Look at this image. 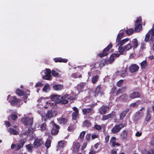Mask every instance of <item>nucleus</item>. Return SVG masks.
I'll return each mask as SVG.
<instances>
[{
  "label": "nucleus",
  "instance_id": "1",
  "mask_svg": "<svg viewBox=\"0 0 154 154\" xmlns=\"http://www.w3.org/2000/svg\"><path fill=\"white\" fill-rule=\"evenodd\" d=\"M51 98L52 101H54L55 103H60L62 104H66L68 103V100H61V96L56 94L52 95L51 96Z\"/></svg>",
  "mask_w": 154,
  "mask_h": 154
},
{
  "label": "nucleus",
  "instance_id": "2",
  "mask_svg": "<svg viewBox=\"0 0 154 154\" xmlns=\"http://www.w3.org/2000/svg\"><path fill=\"white\" fill-rule=\"evenodd\" d=\"M7 100L11 105L14 106H17L20 103V99L17 98L15 96H11L10 95L8 96Z\"/></svg>",
  "mask_w": 154,
  "mask_h": 154
},
{
  "label": "nucleus",
  "instance_id": "3",
  "mask_svg": "<svg viewBox=\"0 0 154 154\" xmlns=\"http://www.w3.org/2000/svg\"><path fill=\"white\" fill-rule=\"evenodd\" d=\"M144 40L146 42L154 41V26L146 35Z\"/></svg>",
  "mask_w": 154,
  "mask_h": 154
},
{
  "label": "nucleus",
  "instance_id": "4",
  "mask_svg": "<svg viewBox=\"0 0 154 154\" xmlns=\"http://www.w3.org/2000/svg\"><path fill=\"white\" fill-rule=\"evenodd\" d=\"M25 143V141L24 140H21L18 141L17 145L12 143L11 146V148L13 149L15 148L16 151H18L23 147Z\"/></svg>",
  "mask_w": 154,
  "mask_h": 154
},
{
  "label": "nucleus",
  "instance_id": "5",
  "mask_svg": "<svg viewBox=\"0 0 154 154\" xmlns=\"http://www.w3.org/2000/svg\"><path fill=\"white\" fill-rule=\"evenodd\" d=\"M112 47V45L111 44V42H110L109 45L103 49L102 53H100L98 54V55L100 57L107 56L109 54V51Z\"/></svg>",
  "mask_w": 154,
  "mask_h": 154
},
{
  "label": "nucleus",
  "instance_id": "6",
  "mask_svg": "<svg viewBox=\"0 0 154 154\" xmlns=\"http://www.w3.org/2000/svg\"><path fill=\"white\" fill-rule=\"evenodd\" d=\"M33 118L29 117H23L21 120L22 123L25 125L29 126L31 127L33 123Z\"/></svg>",
  "mask_w": 154,
  "mask_h": 154
},
{
  "label": "nucleus",
  "instance_id": "7",
  "mask_svg": "<svg viewBox=\"0 0 154 154\" xmlns=\"http://www.w3.org/2000/svg\"><path fill=\"white\" fill-rule=\"evenodd\" d=\"M132 47V45L131 44L129 43L127 45H125L123 47H119V52L120 55L123 54L124 51H129Z\"/></svg>",
  "mask_w": 154,
  "mask_h": 154
},
{
  "label": "nucleus",
  "instance_id": "8",
  "mask_svg": "<svg viewBox=\"0 0 154 154\" xmlns=\"http://www.w3.org/2000/svg\"><path fill=\"white\" fill-rule=\"evenodd\" d=\"M126 124L125 125L122 123L116 125L112 128V132L113 134L118 133L120 131L122 128L126 126Z\"/></svg>",
  "mask_w": 154,
  "mask_h": 154
},
{
  "label": "nucleus",
  "instance_id": "9",
  "mask_svg": "<svg viewBox=\"0 0 154 154\" xmlns=\"http://www.w3.org/2000/svg\"><path fill=\"white\" fill-rule=\"evenodd\" d=\"M103 91L100 85H98L95 88L94 91V96L96 97L98 95L102 96L103 94Z\"/></svg>",
  "mask_w": 154,
  "mask_h": 154
},
{
  "label": "nucleus",
  "instance_id": "10",
  "mask_svg": "<svg viewBox=\"0 0 154 154\" xmlns=\"http://www.w3.org/2000/svg\"><path fill=\"white\" fill-rule=\"evenodd\" d=\"M52 124L53 127L51 131V134L52 135H56L59 131V130L60 129L59 126L56 124L54 121L52 122Z\"/></svg>",
  "mask_w": 154,
  "mask_h": 154
},
{
  "label": "nucleus",
  "instance_id": "11",
  "mask_svg": "<svg viewBox=\"0 0 154 154\" xmlns=\"http://www.w3.org/2000/svg\"><path fill=\"white\" fill-rule=\"evenodd\" d=\"M51 71L49 69H46L45 72V75L43 76L44 79L47 80H50L51 77Z\"/></svg>",
  "mask_w": 154,
  "mask_h": 154
},
{
  "label": "nucleus",
  "instance_id": "12",
  "mask_svg": "<svg viewBox=\"0 0 154 154\" xmlns=\"http://www.w3.org/2000/svg\"><path fill=\"white\" fill-rule=\"evenodd\" d=\"M109 109V107L108 106L103 105L99 109V112L100 114L104 115Z\"/></svg>",
  "mask_w": 154,
  "mask_h": 154
},
{
  "label": "nucleus",
  "instance_id": "13",
  "mask_svg": "<svg viewBox=\"0 0 154 154\" xmlns=\"http://www.w3.org/2000/svg\"><path fill=\"white\" fill-rule=\"evenodd\" d=\"M116 138L115 137H112L110 141V145L113 147H115L116 146H119L120 144L118 143H116Z\"/></svg>",
  "mask_w": 154,
  "mask_h": 154
},
{
  "label": "nucleus",
  "instance_id": "14",
  "mask_svg": "<svg viewBox=\"0 0 154 154\" xmlns=\"http://www.w3.org/2000/svg\"><path fill=\"white\" fill-rule=\"evenodd\" d=\"M73 110L74 111L72 113V119L74 120H76L78 116L79 115V111L78 108L76 107H74L73 108Z\"/></svg>",
  "mask_w": 154,
  "mask_h": 154
},
{
  "label": "nucleus",
  "instance_id": "15",
  "mask_svg": "<svg viewBox=\"0 0 154 154\" xmlns=\"http://www.w3.org/2000/svg\"><path fill=\"white\" fill-rule=\"evenodd\" d=\"M43 144L42 139H41L36 138L33 143L34 147L37 148L41 146Z\"/></svg>",
  "mask_w": 154,
  "mask_h": 154
},
{
  "label": "nucleus",
  "instance_id": "16",
  "mask_svg": "<svg viewBox=\"0 0 154 154\" xmlns=\"http://www.w3.org/2000/svg\"><path fill=\"white\" fill-rule=\"evenodd\" d=\"M140 96V93L137 91H134L131 93L129 97L130 99H132L139 98Z\"/></svg>",
  "mask_w": 154,
  "mask_h": 154
},
{
  "label": "nucleus",
  "instance_id": "17",
  "mask_svg": "<svg viewBox=\"0 0 154 154\" xmlns=\"http://www.w3.org/2000/svg\"><path fill=\"white\" fill-rule=\"evenodd\" d=\"M139 69V66L136 64H133L129 66V69L130 71L133 73L138 70Z\"/></svg>",
  "mask_w": 154,
  "mask_h": 154
},
{
  "label": "nucleus",
  "instance_id": "18",
  "mask_svg": "<svg viewBox=\"0 0 154 154\" xmlns=\"http://www.w3.org/2000/svg\"><path fill=\"white\" fill-rule=\"evenodd\" d=\"M129 40V38H126L122 39V40H119L117 42V45L119 46V47H122V46L124 45L127 42H128Z\"/></svg>",
  "mask_w": 154,
  "mask_h": 154
},
{
  "label": "nucleus",
  "instance_id": "19",
  "mask_svg": "<svg viewBox=\"0 0 154 154\" xmlns=\"http://www.w3.org/2000/svg\"><path fill=\"white\" fill-rule=\"evenodd\" d=\"M82 112L83 114L85 115H87L88 114H91L94 113V110L89 108L83 109Z\"/></svg>",
  "mask_w": 154,
  "mask_h": 154
},
{
  "label": "nucleus",
  "instance_id": "20",
  "mask_svg": "<svg viewBox=\"0 0 154 154\" xmlns=\"http://www.w3.org/2000/svg\"><path fill=\"white\" fill-rule=\"evenodd\" d=\"M129 110V109H127L120 113V120H123L124 118Z\"/></svg>",
  "mask_w": 154,
  "mask_h": 154
},
{
  "label": "nucleus",
  "instance_id": "21",
  "mask_svg": "<svg viewBox=\"0 0 154 154\" xmlns=\"http://www.w3.org/2000/svg\"><path fill=\"white\" fill-rule=\"evenodd\" d=\"M128 131L126 130H123L120 136L123 140H126L127 138Z\"/></svg>",
  "mask_w": 154,
  "mask_h": 154
},
{
  "label": "nucleus",
  "instance_id": "22",
  "mask_svg": "<svg viewBox=\"0 0 154 154\" xmlns=\"http://www.w3.org/2000/svg\"><path fill=\"white\" fill-rule=\"evenodd\" d=\"M127 29H122L120 30V32H122V31H124L128 35H130L133 33L134 32V30L133 28H130V29H128V28L127 27Z\"/></svg>",
  "mask_w": 154,
  "mask_h": 154
},
{
  "label": "nucleus",
  "instance_id": "23",
  "mask_svg": "<svg viewBox=\"0 0 154 154\" xmlns=\"http://www.w3.org/2000/svg\"><path fill=\"white\" fill-rule=\"evenodd\" d=\"M115 57L112 54L109 57V59H106L105 60V62L106 64H110L113 62L115 60Z\"/></svg>",
  "mask_w": 154,
  "mask_h": 154
},
{
  "label": "nucleus",
  "instance_id": "24",
  "mask_svg": "<svg viewBox=\"0 0 154 154\" xmlns=\"http://www.w3.org/2000/svg\"><path fill=\"white\" fill-rule=\"evenodd\" d=\"M132 47L134 48H136L138 46V40L137 38H134L132 39L131 42Z\"/></svg>",
  "mask_w": 154,
  "mask_h": 154
},
{
  "label": "nucleus",
  "instance_id": "25",
  "mask_svg": "<svg viewBox=\"0 0 154 154\" xmlns=\"http://www.w3.org/2000/svg\"><path fill=\"white\" fill-rule=\"evenodd\" d=\"M128 96L126 94H123L117 98L122 101L125 102L127 99Z\"/></svg>",
  "mask_w": 154,
  "mask_h": 154
},
{
  "label": "nucleus",
  "instance_id": "26",
  "mask_svg": "<svg viewBox=\"0 0 154 154\" xmlns=\"http://www.w3.org/2000/svg\"><path fill=\"white\" fill-rule=\"evenodd\" d=\"M33 129L32 128H29L25 132V134L28 136L32 135L33 133Z\"/></svg>",
  "mask_w": 154,
  "mask_h": 154
},
{
  "label": "nucleus",
  "instance_id": "27",
  "mask_svg": "<svg viewBox=\"0 0 154 154\" xmlns=\"http://www.w3.org/2000/svg\"><path fill=\"white\" fill-rule=\"evenodd\" d=\"M141 69H146L147 65V62L146 60H144L140 63Z\"/></svg>",
  "mask_w": 154,
  "mask_h": 154
},
{
  "label": "nucleus",
  "instance_id": "28",
  "mask_svg": "<svg viewBox=\"0 0 154 154\" xmlns=\"http://www.w3.org/2000/svg\"><path fill=\"white\" fill-rule=\"evenodd\" d=\"M134 29V31L136 32H139L141 31L142 28V24L141 23L136 25Z\"/></svg>",
  "mask_w": 154,
  "mask_h": 154
},
{
  "label": "nucleus",
  "instance_id": "29",
  "mask_svg": "<svg viewBox=\"0 0 154 154\" xmlns=\"http://www.w3.org/2000/svg\"><path fill=\"white\" fill-rule=\"evenodd\" d=\"M91 122L88 120H86L83 122V127H89L91 126Z\"/></svg>",
  "mask_w": 154,
  "mask_h": 154
},
{
  "label": "nucleus",
  "instance_id": "30",
  "mask_svg": "<svg viewBox=\"0 0 154 154\" xmlns=\"http://www.w3.org/2000/svg\"><path fill=\"white\" fill-rule=\"evenodd\" d=\"M9 132L11 134L14 135H18L19 132L17 131L16 130L12 128H9Z\"/></svg>",
  "mask_w": 154,
  "mask_h": 154
},
{
  "label": "nucleus",
  "instance_id": "31",
  "mask_svg": "<svg viewBox=\"0 0 154 154\" xmlns=\"http://www.w3.org/2000/svg\"><path fill=\"white\" fill-rule=\"evenodd\" d=\"M121 33H119L116 39V42H117L121 40V39L123 37L124 35V33L122 32H120Z\"/></svg>",
  "mask_w": 154,
  "mask_h": 154
},
{
  "label": "nucleus",
  "instance_id": "32",
  "mask_svg": "<svg viewBox=\"0 0 154 154\" xmlns=\"http://www.w3.org/2000/svg\"><path fill=\"white\" fill-rule=\"evenodd\" d=\"M59 123L61 124H66L67 122V119H66L61 118L59 120Z\"/></svg>",
  "mask_w": 154,
  "mask_h": 154
},
{
  "label": "nucleus",
  "instance_id": "33",
  "mask_svg": "<svg viewBox=\"0 0 154 154\" xmlns=\"http://www.w3.org/2000/svg\"><path fill=\"white\" fill-rule=\"evenodd\" d=\"M53 88L55 90H60L63 88V86L60 85H54Z\"/></svg>",
  "mask_w": 154,
  "mask_h": 154
},
{
  "label": "nucleus",
  "instance_id": "34",
  "mask_svg": "<svg viewBox=\"0 0 154 154\" xmlns=\"http://www.w3.org/2000/svg\"><path fill=\"white\" fill-rule=\"evenodd\" d=\"M151 118V114L150 113V111L149 109H148L147 111V114L145 117V120L146 121H148Z\"/></svg>",
  "mask_w": 154,
  "mask_h": 154
},
{
  "label": "nucleus",
  "instance_id": "35",
  "mask_svg": "<svg viewBox=\"0 0 154 154\" xmlns=\"http://www.w3.org/2000/svg\"><path fill=\"white\" fill-rule=\"evenodd\" d=\"M16 93L19 96H22L25 95L23 91L20 89H17L16 90Z\"/></svg>",
  "mask_w": 154,
  "mask_h": 154
},
{
  "label": "nucleus",
  "instance_id": "36",
  "mask_svg": "<svg viewBox=\"0 0 154 154\" xmlns=\"http://www.w3.org/2000/svg\"><path fill=\"white\" fill-rule=\"evenodd\" d=\"M99 79V76L96 75L93 77L92 78V82L93 84H95L98 81Z\"/></svg>",
  "mask_w": 154,
  "mask_h": 154
},
{
  "label": "nucleus",
  "instance_id": "37",
  "mask_svg": "<svg viewBox=\"0 0 154 154\" xmlns=\"http://www.w3.org/2000/svg\"><path fill=\"white\" fill-rule=\"evenodd\" d=\"M80 148L79 144V143H75L74 144L73 149L74 151L75 152H77L78 151L79 149Z\"/></svg>",
  "mask_w": 154,
  "mask_h": 154
},
{
  "label": "nucleus",
  "instance_id": "38",
  "mask_svg": "<svg viewBox=\"0 0 154 154\" xmlns=\"http://www.w3.org/2000/svg\"><path fill=\"white\" fill-rule=\"evenodd\" d=\"M140 103V100H138L137 101L135 102L131 103L130 105V106L132 107H135L138 106Z\"/></svg>",
  "mask_w": 154,
  "mask_h": 154
},
{
  "label": "nucleus",
  "instance_id": "39",
  "mask_svg": "<svg viewBox=\"0 0 154 154\" xmlns=\"http://www.w3.org/2000/svg\"><path fill=\"white\" fill-rule=\"evenodd\" d=\"M46 116L48 118H51L53 117V113L52 111L51 110H49L48 111Z\"/></svg>",
  "mask_w": 154,
  "mask_h": 154
},
{
  "label": "nucleus",
  "instance_id": "40",
  "mask_svg": "<svg viewBox=\"0 0 154 154\" xmlns=\"http://www.w3.org/2000/svg\"><path fill=\"white\" fill-rule=\"evenodd\" d=\"M51 141L49 139H48L45 142V145L47 149L48 148L51 146Z\"/></svg>",
  "mask_w": 154,
  "mask_h": 154
},
{
  "label": "nucleus",
  "instance_id": "41",
  "mask_svg": "<svg viewBox=\"0 0 154 154\" xmlns=\"http://www.w3.org/2000/svg\"><path fill=\"white\" fill-rule=\"evenodd\" d=\"M53 103H51V101H48L46 102V106H45V107L46 108L50 107H51V106H52V107H53Z\"/></svg>",
  "mask_w": 154,
  "mask_h": 154
},
{
  "label": "nucleus",
  "instance_id": "42",
  "mask_svg": "<svg viewBox=\"0 0 154 154\" xmlns=\"http://www.w3.org/2000/svg\"><path fill=\"white\" fill-rule=\"evenodd\" d=\"M9 117L12 120H15L18 118L17 116V115L13 114L10 115Z\"/></svg>",
  "mask_w": 154,
  "mask_h": 154
},
{
  "label": "nucleus",
  "instance_id": "43",
  "mask_svg": "<svg viewBox=\"0 0 154 154\" xmlns=\"http://www.w3.org/2000/svg\"><path fill=\"white\" fill-rule=\"evenodd\" d=\"M94 128L96 130L99 131L102 129V126L98 124H95L94 127Z\"/></svg>",
  "mask_w": 154,
  "mask_h": 154
},
{
  "label": "nucleus",
  "instance_id": "44",
  "mask_svg": "<svg viewBox=\"0 0 154 154\" xmlns=\"http://www.w3.org/2000/svg\"><path fill=\"white\" fill-rule=\"evenodd\" d=\"M69 95L68 94H66L63 95L62 97H61V100H66V99L68 98Z\"/></svg>",
  "mask_w": 154,
  "mask_h": 154
},
{
  "label": "nucleus",
  "instance_id": "45",
  "mask_svg": "<svg viewBox=\"0 0 154 154\" xmlns=\"http://www.w3.org/2000/svg\"><path fill=\"white\" fill-rule=\"evenodd\" d=\"M99 67V62H96L94 63V67L91 68V70H92L94 69L98 68Z\"/></svg>",
  "mask_w": 154,
  "mask_h": 154
},
{
  "label": "nucleus",
  "instance_id": "46",
  "mask_svg": "<svg viewBox=\"0 0 154 154\" xmlns=\"http://www.w3.org/2000/svg\"><path fill=\"white\" fill-rule=\"evenodd\" d=\"M142 21V18L141 17H139L137 18L136 22H135V25H136L138 23L141 22Z\"/></svg>",
  "mask_w": 154,
  "mask_h": 154
},
{
  "label": "nucleus",
  "instance_id": "47",
  "mask_svg": "<svg viewBox=\"0 0 154 154\" xmlns=\"http://www.w3.org/2000/svg\"><path fill=\"white\" fill-rule=\"evenodd\" d=\"M51 73L52 75L54 77L57 76L59 74V73L58 72L54 69H52V70Z\"/></svg>",
  "mask_w": 154,
  "mask_h": 154
},
{
  "label": "nucleus",
  "instance_id": "48",
  "mask_svg": "<svg viewBox=\"0 0 154 154\" xmlns=\"http://www.w3.org/2000/svg\"><path fill=\"white\" fill-rule=\"evenodd\" d=\"M85 134V131H82L80 134L79 137L80 139H82V140H83L84 136Z\"/></svg>",
  "mask_w": 154,
  "mask_h": 154
},
{
  "label": "nucleus",
  "instance_id": "49",
  "mask_svg": "<svg viewBox=\"0 0 154 154\" xmlns=\"http://www.w3.org/2000/svg\"><path fill=\"white\" fill-rule=\"evenodd\" d=\"M46 123H44L42 124L40 127V128L41 130L42 131H43L44 130H45L46 129Z\"/></svg>",
  "mask_w": 154,
  "mask_h": 154
},
{
  "label": "nucleus",
  "instance_id": "50",
  "mask_svg": "<svg viewBox=\"0 0 154 154\" xmlns=\"http://www.w3.org/2000/svg\"><path fill=\"white\" fill-rule=\"evenodd\" d=\"M115 113L114 112H112L111 113L108 114L109 118H112L114 117Z\"/></svg>",
  "mask_w": 154,
  "mask_h": 154
},
{
  "label": "nucleus",
  "instance_id": "51",
  "mask_svg": "<svg viewBox=\"0 0 154 154\" xmlns=\"http://www.w3.org/2000/svg\"><path fill=\"white\" fill-rule=\"evenodd\" d=\"M127 69H125L122 72L121 75L122 77H124L127 75Z\"/></svg>",
  "mask_w": 154,
  "mask_h": 154
},
{
  "label": "nucleus",
  "instance_id": "52",
  "mask_svg": "<svg viewBox=\"0 0 154 154\" xmlns=\"http://www.w3.org/2000/svg\"><path fill=\"white\" fill-rule=\"evenodd\" d=\"M26 147L27 149L29 151H31L32 148V147L31 144H30L26 145Z\"/></svg>",
  "mask_w": 154,
  "mask_h": 154
},
{
  "label": "nucleus",
  "instance_id": "53",
  "mask_svg": "<svg viewBox=\"0 0 154 154\" xmlns=\"http://www.w3.org/2000/svg\"><path fill=\"white\" fill-rule=\"evenodd\" d=\"M123 80H120L117 82L116 85L118 87H120L121 86L122 83L123 82Z\"/></svg>",
  "mask_w": 154,
  "mask_h": 154
},
{
  "label": "nucleus",
  "instance_id": "54",
  "mask_svg": "<svg viewBox=\"0 0 154 154\" xmlns=\"http://www.w3.org/2000/svg\"><path fill=\"white\" fill-rule=\"evenodd\" d=\"M58 145L59 147L63 148L64 146V144L63 141H60L58 142Z\"/></svg>",
  "mask_w": 154,
  "mask_h": 154
},
{
  "label": "nucleus",
  "instance_id": "55",
  "mask_svg": "<svg viewBox=\"0 0 154 154\" xmlns=\"http://www.w3.org/2000/svg\"><path fill=\"white\" fill-rule=\"evenodd\" d=\"M91 135L90 134H87L86 135L85 138L86 140L89 142L90 140Z\"/></svg>",
  "mask_w": 154,
  "mask_h": 154
},
{
  "label": "nucleus",
  "instance_id": "56",
  "mask_svg": "<svg viewBox=\"0 0 154 154\" xmlns=\"http://www.w3.org/2000/svg\"><path fill=\"white\" fill-rule=\"evenodd\" d=\"M54 60L56 63H61V57L55 58L54 59Z\"/></svg>",
  "mask_w": 154,
  "mask_h": 154
},
{
  "label": "nucleus",
  "instance_id": "57",
  "mask_svg": "<svg viewBox=\"0 0 154 154\" xmlns=\"http://www.w3.org/2000/svg\"><path fill=\"white\" fill-rule=\"evenodd\" d=\"M109 119L108 116V115H104L102 116V120L103 121L105 120H107Z\"/></svg>",
  "mask_w": 154,
  "mask_h": 154
},
{
  "label": "nucleus",
  "instance_id": "58",
  "mask_svg": "<svg viewBox=\"0 0 154 154\" xmlns=\"http://www.w3.org/2000/svg\"><path fill=\"white\" fill-rule=\"evenodd\" d=\"M49 88V85H45L43 88V91H46Z\"/></svg>",
  "mask_w": 154,
  "mask_h": 154
},
{
  "label": "nucleus",
  "instance_id": "59",
  "mask_svg": "<svg viewBox=\"0 0 154 154\" xmlns=\"http://www.w3.org/2000/svg\"><path fill=\"white\" fill-rule=\"evenodd\" d=\"M42 83L40 82H38L36 83L35 85L36 87H40L43 86Z\"/></svg>",
  "mask_w": 154,
  "mask_h": 154
},
{
  "label": "nucleus",
  "instance_id": "60",
  "mask_svg": "<svg viewBox=\"0 0 154 154\" xmlns=\"http://www.w3.org/2000/svg\"><path fill=\"white\" fill-rule=\"evenodd\" d=\"M117 149L114 148L112 149L111 152V154H117Z\"/></svg>",
  "mask_w": 154,
  "mask_h": 154
},
{
  "label": "nucleus",
  "instance_id": "61",
  "mask_svg": "<svg viewBox=\"0 0 154 154\" xmlns=\"http://www.w3.org/2000/svg\"><path fill=\"white\" fill-rule=\"evenodd\" d=\"M116 91V88L115 87H113L111 91V93L114 94H115Z\"/></svg>",
  "mask_w": 154,
  "mask_h": 154
},
{
  "label": "nucleus",
  "instance_id": "62",
  "mask_svg": "<svg viewBox=\"0 0 154 154\" xmlns=\"http://www.w3.org/2000/svg\"><path fill=\"white\" fill-rule=\"evenodd\" d=\"M76 99L75 97L71 96L70 97H68V100H69V101H71L74 100H75Z\"/></svg>",
  "mask_w": 154,
  "mask_h": 154
},
{
  "label": "nucleus",
  "instance_id": "63",
  "mask_svg": "<svg viewBox=\"0 0 154 154\" xmlns=\"http://www.w3.org/2000/svg\"><path fill=\"white\" fill-rule=\"evenodd\" d=\"M73 129V126L70 125L69 126L67 129V130L69 131H72Z\"/></svg>",
  "mask_w": 154,
  "mask_h": 154
},
{
  "label": "nucleus",
  "instance_id": "64",
  "mask_svg": "<svg viewBox=\"0 0 154 154\" xmlns=\"http://www.w3.org/2000/svg\"><path fill=\"white\" fill-rule=\"evenodd\" d=\"M142 154H149L148 151L144 149L142 151Z\"/></svg>",
  "mask_w": 154,
  "mask_h": 154
}]
</instances>
